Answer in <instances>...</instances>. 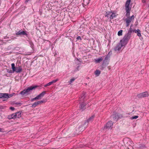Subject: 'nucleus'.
I'll list each match as a JSON object with an SVG mask.
<instances>
[{
	"instance_id": "obj_9",
	"label": "nucleus",
	"mask_w": 149,
	"mask_h": 149,
	"mask_svg": "<svg viewBox=\"0 0 149 149\" xmlns=\"http://www.w3.org/2000/svg\"><path fill=\"white\" fill-rule=\"evenodd\" d=\"M149 95V94L148 92L146 91L143 92L141 93H140L138 94L137 95V96L139 98H142L146 97H148Z\"/></svg>"
},
{
	"instance_id": "obj_27",
	"label": "nucleus",
	"mask_w": 149,
	"mask_h": 149,
	"mask_svg": "<svg viewBox=\"0 0 149 149\" xmlns=\"http://www.w3.org/2000/svg\"><path fill=\"white\" fill-rule=\"evenodd\" d=\"M52 84H53L52 83V81H51V82H49V83H48L47 84L45 85H44V86L45 87H47V86H50V85H51Z\"/></svg>"
},
{
	"instance_id": "obj_36",
	"label": "nucleus",
	"mask_w": 149,
	"mask_h": 149,
	"mask_svg": "<svg viewBox=\"0 0 149 149\" xmlns=\"http://www.w3.org/2000/svg\"><path fill=\"white\" fill-rule=\"evenodd\" d=\"M58 80V79H56L53 80L52 81V84L56 82Z\"/></svg>"
},
{
	"instance_id": "obj_8",
	"label": "nucleus",
	"mask_w": 149,
	"mask_h": 149,
	"mask_svg": "<svg viewBox=\"0 0 149 149\" xmlns=\"http://www.w3.org/2000/svg\"><path fill=\"white\" fill-rule=\"evenodd\" d=\"M113 123L111 121H109L107 123L104 127V129H111L112 127Z\"/></svg>"
},
{
	"instance_id": "obj_33",
	"label": "nucleus",
	"mask_w": 149,
	"mask_h": 149,
	"mask_svg": "<svg viewBox=\"0 0 149 149\" xmlns=\"http://www.w3.org/2000/svg\"><path fill=\"white\" fill-rule=\"evenodd\" d=\"M112 53L111 52H109L108 53V54H107V57H108V58H110V56L111 55V54Z\"/></svg>"
},
{
	"instance_id": "obj_13",
	"label": "nucleus",
	"mask_w": 149,
	"mask_h": 149,
	"mask_svg": "<svg viewBox=\"0 0 149 149\" xmlns=\"http://www.w3.org/2000/svg\"><path fill=\"white\" fill-rule=\"evenodd\" d=\"M103 56L101 58H98L97 59H95V61L97 63H100L101 61H102L103 60V58H102Z\"/></svg>"
},
{
	"instance_id": "obj_39",
	"label": "nucleus",
	"mask_w": 149,
	"mask_h": 149,
	"mask_svg": "<svg viewBox=\"0 0 149 149\" xmlns=\"http://www.w3.org/2000/svg\"><path fill=\"white\" fill-rule=\"evenodd\" d=\"M14 104H16V105H19V106H20L21 104H22V103H20V102H16V103H14Z\"/></svg>"
},
{
	"instance_id": "obj_44",
	"label": "nucleus",
	"mask_w": 149,
	"mask_h": 149,
	"mask_svg": "<svg viewBox=\"0 0 149 149\" xmlns=\"http://www.w3.org/2000/svg\"><path fill=\"white\" fill-rule=\"evenodd\" d=\"M105 59H107V60H109V58H108V57H107V56H106L105 57Z\"/></svg>"
},
{
	"instance_id": "obj_37",
	"label": "nucleus",
	"mask_w": 149,
	"mask_h": 149,
	"mask_svg": "<svg viewBox=\"0 0 149 149\" xmlns=\"http://www.w3.org/2000/svg\"><path fill=\"white\" fill-rule=\"evenodd\" d=\"M58 80V79H56L53 80L52 81V84L56 82Z\"/></svg>"
},
{
	"instance_id": "obj_3",
	"label": "nucleus",
	"mask_w": 149,
	"mask_h": 149,
	"mask_svg": "<svg viewBox=\"0 0 149 149\" xmlns=\"http://www.w3.org/2000/svg\"><path fill=\"white\" fill-rule=\"evenodd\" d=\"M132 33L128 32L126 33L122 40H120V42H123V44L126 45L131 37Z\"/></svg>"
},
{
	"instance_id": "obj_41",
	"label": "nucleus",
	"mask_w": 149,
	"mask_h": 149,
	"mask_svg": "<svg viewBox=\"0 0 149 149\" xmlns=\"http://www.w3.org/2000/svg\"><path fill=\"white\" fill-rule=\"evenodd\" d=\"M79 66L78 65L76 67V68L75 69V71H77L79 70Z\"/></svg>"
},
{
	"instance_id": "obj_49",
	"label": "nucleus",
	"mask_w": 149,
	"mask_h": 149,
	"mask_svg": "<svg viewBox=\"0 0 149 149\" xmlns=\"http://www.w3.org/2000/svg\"><path fill=\"white\" fill-rule=\"evenodd\" d=\"M142 2L143 3H144L146 2V1L145 0H142Z\"/></svg>"
},
{
	"instance_id": "obj_21",
	"label": "nucleus",
	"mask_w": 149,
	"mask_h": 149,
	"mask_svg": "<svg viewBox=\"0 0 149 149\" xmlns=\"http://www.w3.org/2000/svg\"><path fill=\"white\" fill-rule=\"evenodd\" d=\"M39 99H40V97H39V96L38 95L37 97H35L32 99L31 100V101L32 102L35 100H38Z\"/></svg>"
},
{
	"instance_id": "obj_31",
	"label": "nucleus",
	"mask_w": 149,
	"mask_h": 149,
	"mask_svg": "<svg viewBox=\"0 0 149 149\" xmlns=\"http://www.w3.org/2000/svg\"><path fill=\"white\" fill-rule=\"evenodd\" d=\"M133 30V29H132V28L131 27H130L128 31V32L132 33V32Z\"/></svg>"
},
{
	"instance_id": "obj_50",
	"label": "nucleus",
	"mask_w": 149,
	"mask_h": 149,
	"mask_svg": "<svg viewBox=\"0 0 149 149\" xmlns=\"http://www.w3.org/2000/svg\"><path fill=\"white\" fill-rule=\"evenodd\" d=\"M133 26V24H131L130 26V27H132V26Z\"/></svg>"
},
{
	"instance_id": "obj_26",
	"label": "nucleus",
	"mask_w": 149,
	"mask_h": 149,
	"mask_svg": "<svg viewBox=\"0 0 149 149\" xmlns=\"http://www.w3.org/2000/svg\"><path fill=\"white\" fill-rule=\"evenodd\" d=\"M13 113L10 115H9L8 116V118L9 119H13Z\"/></svg>"
},
{
	"instance_id": "obj_23",
	"label": "nucleus",
	"mask_w": 149,
	"mask_h": 149,
	"mask_svg": "<svg viewBox=\"0 0 149 149\" xmlns=\"http://www.w3.org/2000/svg\"><path fill=\"white\" fill-rule=\"evenodd\" d=\"M38 105L37 102H34L31 106V107L32 108H35Z\"/></svg>"
},
{
	"instance_id": "obj_40",
	"label": "nucleus",
	"mask_w": 149,
	"mask_h": 149,
	"mask_svg": "<svg viewBox=\"0 0 149 149\" xmlns=\"http://www.w3.org/2000/svg\"><path fill=\"white\" fill-rule=\"evenodd\" d=\"M138 29H137V30H136L135 29L133 30L132 32H135V33H136L138 31Z\"/></svg>"
},
{
	"instance_id": "obj_16",
	"label": "nucleus",
	"mask_w": 149,
	"mask_h": 149,
	"mask_svg": "<svg viewBox=\"0 0 149 149\" xmlns=\"http://www.w3.org/2000/svg\"><path fill=\"white\" fill-rule=\"evenodd\" d=\"M90 0H83L84 5L86 6L90 2Z\"/></svg>"
},
{
	"instance_id": "obj_19",
	"label": "nucleus",
	"mask_w": 149,
	"mask_h": 149,
	"mask_svg": "<svg viewBox=\"0 0 149 149\" xmlns=\"http://www.w3.org/2000/svg\"><path fill=\"white\" fill-rule=\"evenodd\" d=\"M16 113L17 115V118H19L21 117V112L20 111L17 112V113Z\"/></svg>"
},
{
	"instance_id": "obj_42",
	"label": "nucleus",
	"mask_w": 149,
	"mask_h": 149,
	"mask_svg": "<svg viewBox=\"0 0 149 149\" xmlns=\"http://www.w3.org/2000/svg\"><path fill=\"white\" fill-rule=\"evenodd\" d=\"M77 40H81V37L80 36H78L77 37Z\"/></svg>"
},
{
	"instance_id": "obj_12",
	"label": "nucleus",
	"mask_w": 149,
	"mask_h": 149,
	"mask_svg": "<svg viewBox=\"0 0 149 149\" xmlns=\"http://www.w3.org/2000/svg\"><path fill=\"white\" fill-rule=\"evenodd\" d=\"M86 105V104L84 103V102H83L81 103L80 106V109L82 111H83L85 110L86 109V107L85 106Z\"/></svg>"
},
{
	"instance_id": "obj_30",
	"label": "nucleus",
	"mask_w": 149,
	"mask_h": 149,
	"mask_svg": "<svg viewBox=\"0 0 149 149\" xmlns=\"http://www.w3.org/2000/svg\"><path fill=\"white\" fill-rule=\"evenodd\" d=\"M75 80V79L74 78H73L70 79V80L69 81V83L70 84L73 81H74Z\"/></svg>"
},
{
	"instance_id": "obj_46",
	"label": "nucleus",
	"mask_w": 149,
	"mask_h": 149,
	"mask_svg": "<svg viewBox=\"0 0 149 149\" xmlns=\"http://www.w3.org/2000/svg\"><path fill=\"white\" fill-rule=\"evenodd\" d=\"M38 105L41 104L40 101H38L37 102Z\"/></svg>"
},
{
	"instance_id": "obj_35",
	"label": "nucleus",
	"mask_w": 149,
	"mask_h": 149,
	"mask_svg": "<svg viewBox=\"0 0 149 149\" xmlns=\"http://www.w3.org/2000/svg\"><path fill=\"white\" fill-rule=\"evenodd\" d=\"M17 115L16 113H13V119H15L16 118H17Z\"/></svg>"
},
{
	"instance_id": "obj_10",
	"label": "nucleus",
	"mask_w": 149,
	"mask_h": 149,
	"mask_svg": "<svg viewBox=\"0 0 149 149\" xmlns=\"http://www.w3.org/2000/svg\"><path fill=\"white\" fill-rule=\"evenodd\" d=\"M16 35H17L21 36L25 35L27 37H28V35L26 33V31L20 30L18 32L16 33Z\"/></svg>"
},
{
	"instance_id": "obj_2",
	"label": "nucleus",
	"mask_w": 149,
	"mask_h": 149,
	"mask_svg": "<svg viewBox=\"0 0 149 149\" xmlns=\"http://www.w3.org/2000/svg\"><path fill=\"white\" fill-rule=\"evenodd\" d=\"M38 86L37 85L32 86L25 88L21 91L20 94L22 95H28L30 94L33 90H35Z\"/></svg>"
},
{
	"instance_id": "obj_34",
	"label": "nucleus",
	"mask_w": 149,
	"mask_h": 149,
	"mask_svg": "<svg viewBox=\"0 0 149 149\" xmlns=\"http://www.w3.org/2000/svg\"><path fill=\"white\" fill-rule=\"evenodd\" d=\"M7 72L9 73H12L14 72L15 71H13V70H7Z\"/></svg>"
},
{
	"instance_id": "obj_18",
	"label": "nucleus",
	"mask_w": 149,
	"mask_h": 149,
	"mask_svg": "<svg viewBox=\"0 0 149 149\" xmlns=\"http://www.w3.org/2000/svg\"><path fill=\"white\" fill-rule=\"evenodd\" d=\"M46 93V92L45 91H44L42 92V93L40 94L39 95H38L40 98V97H43L45 94Z\"/></svg>"
},
{
	"instance_id": "obj_4",
	"label": "nucleus",
	"mask_w": 149,
	"mask_h": 149,
	"mask_svg": "<svg viewBox=\"0 0 149 149\" xmlns=\"http://www.w3.org/2000/svg\"><path fill=\"white\" fill-rule=\"evenodd\" d=\"M11 67L13 71H14L15 72H16L17 73H19L22 71V69L21 66H19L18 67H15V64L14 63L11 64Z\"/></svg>"
},
{
	"instance_id": "obj_28",
	"label": "nucleus",
	"mask_w": 149,
	"mask_h": 149,
	"mask_svg": "<svg viewBox=\"0 0 149 149\" xmlns=\"http://www.w3.org/2000/svg\"><path fill=\"white\" fill-rule=\"evenodd\" d=\"M136 33L137 34V35L138 36H141V31L139 29H138V31H137Z\"/></svg>"
},
{
	"instance_id": "obj_22",
	"label": "nucleus",
	"mask_w": 149,
	"mask_h": 149,
	"mask_svg": "<svg viewBox=\"0 0 149 149\" xmlns=\"http://www.w3.org/2000/svg\"><path fill=\"white\" fill-rule=\"evenodd\" d=\"M29 43L31 47L33 49L34 47V45L33 42L31 41H29Z\"/></svg>"
},
{
	"instance_id": "obj_43",
	"label": "nucleus",
	"mask_w": 149,
	"mask_h": 149,
	"mask_svg": "<svg viewBox=\"0 0 149 149\" xmlns=\"http://www.w3.org/2000/svg\"><path fill=\"white\" fill-rule=\"evenodd\" d=\"M10 109L12 110V111H13L15 110V108L13 107H10Z\"/></svg>"
},
{
	"instance_id": "obj_47",
	"label": "nucleus",
	"mask_w": 149,
	"mask_h": 149,
	"mask_svg": "<svg viewBox=\"0 0 149 149\" xmlns=\"http://www.w3.org/2000/svg\"><path fill=\"white\" fill-rule=\"evenodd\" d=\"M44 102V100H42L40 101V103H43Z\"/></svg>"
},
{
	"instance_id": "obj_38",
	"label": "nucleus",
	"mask_w": 149,
	"mask_h": 149,
	"mask_svg": "<svg viewBox=\"0 0 149 149\" xmlns=\"http://www.w3.org/2000/svg\"><path fill=\"white\" fill-rule=\"evenodd\" d=\"M129 17V18H130V19H132V20H133V19H134V15H133L132 16H131V17H130L129 16V17Z\"/></svg>"
},
{
	"instance_id": "obj_15",
	"label": "nucleus",
	"mask_w": 149,
	"mask_h": 149,
	"mask_svg": "<svg viewBox=\"0 0 149 149\" xmlns=\"http://www.w3.org/2000/svg\"><path fill=\"white\" fill-rule=\"evenodd\" d=\"M100 73V71L99 70H96L95 72V74L97 77L99 76Z\"/></svg>"
},
{
	"instance_id": "obj_48",
	"label": "nucleus",
	"mask_w": 149,
	"mask_h": 149,
	"mask_svg": "<svg viewBox=\"0 0 149 149\" xmlns=\"http://www.w3.org/2000/svg\"><path fill=\"white\" fill-rule=\"evenodd\" d=\"M2 130H3L2 129L0 128V132H3V131Z\"/></svg>"
},
{
	"instance_id": "obj_1",
	"label": "nucleus",
	"mask_w": 149,
	"mask_h": 149,
	"mask_svg": "<svg viewBox=\"0 0 149 149\" xmlns=\"http://www.w3.org/2000/svg\"><path fill=\"white\" fill-rule=\"evenodd\" d=\"M131 0H127L125 4V10L126 13L125 16L127 17L125 20L126 23V26L128 27L130 25V23L132 21V19L129 18L128 17L130 16L131 8L130 7V5Z\"/></svg>"
},
{
	"instance_id": "obj_29",
	"label": "nucleus",
	"mask_w": 149,
	"mask_h": 149,
	"mask_svg": "<svg viewBox=\"0 0 149 149\" xmlns=\"http://www.w3.org/2000/svg\"><path fill=\"white\" fill-rule=\"evenodd\" d=\"M86 94V93H83L81 96V98H82V99L84 100V98L85 97V95Z\"/></svg>"
},
{
	"instance_id": "obj_11",
	"label": "nucleus",
	"mask_w": 149,
	"mask_h": 149,
	"mask_svg": "<svg viewBox=\"0 0 149 149\" xmlns=\"http://www.w3.org/2000/svg\"><path fill=\"white\" fill-rule=\"evenodd\" d=\"M95 116V115H93L91 116L87 120L85 121L84 123V125H86L87 123L92 122Z\"/></svg>"
},
{
	"instance_id": "obj_24",
	"label": "nucleus",
	"mask_w": 149,
	"mask_h": 149,
	"mask_svg": "<svg viewBox=\"0 0 149 149\" xmlns=\"http://www.w3.org/2000/svg\"><path fill=\"white\" fill-rule=\"evenodd\" d=\"M123 30H120L118 31V36H121L122 35Z\"/></svg>"
},
{
	"instance_id": "obj_6",
	"label": "nucleus",
	"mask_w": 149,
	"mask_h": 149,
	"mask_svg": "<svg viewBox=\"0 0 149 149\" xmlns=\"http://www.w3.org/2000/svg\"><path fill=\"white\" fill-rule=\"evenodd\" d=\"M15 94L14 93L10 94L7 93H0V98H8L12 97Z\"/></svg>"
},
{
	"instance_id": "obj_14",
	"label": "nucleus",
	"mask_w": 149,
	"mask_h": 149,
	"mask_svg": "<svg viewBox=\"0 0 149 149\" xmlns=\"http://www.w3.org/2000/svg\"><path fill=\"white\" fill-rule=\"evenodd\" d=\"M116 17V16L115 15V13H114L113 12H111V14L110 15L109 18H110L111 19H113L114 17Z\"/></svg>"
},
{
	"instance_id": "obj_17",
	"label": "nucleus",
	"mask_w": 149,
	"mask_h": 149,
	"mask_svg": "<svg viewBox=\"0 0 149 149\" xmlns=\"http://www.w3.org/2000/svg\"><path fill=\"white\" fill-rule=\"evenodd\" d=\"M111 12L107 11L106 13L105 17H109L110 15L111 14Z\"/></svg>"
},
{
	"instance_id": "obj_5",
	"label": "nucleus",
	"mask_w": 149,
	"mask_h": 149,
	"mask_svg": "<svg viewBox=\"0 0 149 149\" xmlns=\"http://www.w3.org/2000/svg\"><path fill=\"white\" fill-rule=\"evenodd\" d=\"M122 117V116L121 115L117 113H115L111 116V120L116 121L118 119L121 118Z\"/></svg>"
},
{
	"instance_id": "obj_7",
	"label": "nucleus",
	"mask_w": 149,
	"mask_h": 149,
	"mask_svg": "<svg viewBox=\"0 0 149 149\" xmlns=\"http://www.w3.org/2000/svg\"><path fill=\"white\" fill-rule=\"evenodd\" d=\"M120 43L118 44L116 47H114V49L115 51H119L121 47H122L123 46H124L126 45L125 44H123V42L120 41Z\"/></svg>"
},
{
	"instance_id": "obj_32",
	"label": "nucleus",
	"mask_w": 149,
	"mask_h": 149,
	"mask_svg": "<svg viewBox=\"0 0 149 149\" xmlns=\"http://www.w3.org/2000/svg\"><path fill=\"white\" fill-rule=\"evenodd\" d=\"M139 147L140 148H144L145 147V146L143 144H140L139 145Z\"/></svg>"
},
{
	"instance_id": "obj_20",
	"label": "nucleus",
	"mask_w": 149,
	"mask_h": 149,
	"mask_svg": "<svg viewBox=\"0 0 149 149\" xmlns=\"http://www.w3.org/2000/svg\"><path fill=\"white\" fill-rule=\"evenodd\" d=\"M109 61V60H107V59H104L103 61V64L105 65L108 64Z\"/></svg>"
},
{
	"instance_id": "obj_25",
	"label": "nucleus",
	"mask_w": 149,
	"mask_h": 149,
	"mask_svg": "<svg viewBox=\"0 0 149 149\" xmlns=\"http://www.w3.org/2000/svg\"><path fill=\"white\" fill-rule=\"evenodd\" d=\"M139 116H133L132 117H131L130 118V119L131 120H133L134 119H136L138 118Z\"/></svg>"
},
{
	"instance_id": "obj_45",
	"label": "nucleus",
	"mask_w": 149,
	"mask_h": 149,
	"mask_svg": "<svg viewBox=\"0 0 149 149\" xmlns=\"http://www.w3.org/2000/svg\"><path fill=\"white\" fill-rule=\"evenodd\" d=\"M30 0H26L25 1V3H26Z\"/></svg>"
}]
</instances>
